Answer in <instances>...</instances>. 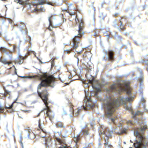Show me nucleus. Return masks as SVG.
<instances>
[{
  "instance_id": "nucleus-41",
  "label": "nucleus",
  "mask_w": 148,
  "mask_h": 148,
  "mask_svg": "<svg viewBox=\"0 0 148 148\" xmlns=\"http://www.w3.org/2000/svg\"><path fill=\"white\" fill-rule=\"evenodd\" d=\"M21 144L22 148H23V145L21 141Z\"/></svg>"
},
{
  "instance_id": "nucleus-34",
  "label": "nucleus",
  "mask_w": 148,
  "mask_h": 148,
  "mask_svg": "<svg viewBox=\"0 0 148 148\" xmlns=\"http://www.w3.org/2000/svg\"><path fill=\"white\" fill-rule=\"evenodd\" d=\"M127 124H133V122H132L131 121H129L127 122Z\"/></svg>"
},
{
  "instance_id": "nucleus-5",
  "label": "nucleus",
  "mask_w": 148,
  "mask_h": 148,
  "mask_svg": "<svg viewBox=\"0 0 148 148\" xmlns=\"http://www.w3.org/2000/svg\"><path fill=\"white\" fill-rule=\"evenodd\" d=\"M75 21L78 26V29L77 30V34L73 38V47L74 49L77 48L78 47V44H80L81 40L80 39L84 34L83 30L84 29V23L82 19H78L77 16H75Z\"/></svg>"
},
{
  "instance_id": "nucleus-60",
  "label": "nucleus",
  "mask_w": 148,
  "mask_h": 148,
  "mask_svg": "<svg viewBox=\"0 0 148 148\" xmlns=\"http://www.w3.org/2000/svg\"><path fill=\"white\" fill-rule=\"evenodd\" d=\"M92 95H91V94H90V96H92Z\"/></svg>"
},
{
  "instance_id": "nucleus-42",
  "label": "nucleus",
  "mask_w": 148,
  "mask_h": 148,
  "mask_svg": "<svg viewBox=\"0 0 148 148\" xmlns=\"http://www.w3.org/2000/svg\"><path fill=\"white\" fill-rule=\"evenodd\" d=\"M38 123H39V127H40V120H39V122H38Z\"/></svg>"
},
{
  "instance_id": "nucleus-8",
  "label": "nucleus",
  "mask_w": 148,
  "mask_h": 148,
  "mask_svg": "<svg viewBox=\"0 0 148 148\" xmlns=\"http://www.w3.org/2000/svg\"><path fill=\"white\" fill-rule=\"evenodd\" d=\"M9 21L10 23L16 25L19 28L20 31L22 34L27 33V31L25 27V24L24 23L19 21L17 24H16L14 23L12 19H10Z\"/></svg>"
},
{
  "instance_id": "nucleus-27",
  "label": "nucleus",
  "mask_w": 148,
  "mask_h": 148,
  "mask_svg": "<svg viewBox=\"0 0 148 148\" xmlns=\"http://www.w3.org/2000/svg\"><path fill=\"white\" fill-rule=\"evenodd\" d=\"M33 53V54L35 56V57H36H36V53L34 51H28V52H27V54H28V55H30V53Z\"/></svg>"
},
{
  "instance_id": "nucleus-53",
  "label": "nucleus",
  "mask_w": 148,
  "mask_h": 148,
  "mask_svg": "<svg viewBox=\"0 0 148 148\" xmlns=\"http://www.w3.org/2000/svg\"><path fill=\"white\" fill-rule=\"evenodd\" d=\"M130 142L132 143H133V142L131 140H130Z\"/></svg>"
},
{
  "instance_id": "nucleus-48",
  "label": "nucleus",
  "mask_w": 148,
  "mask_h": 148,
  "mask_svg": "<svg viewBox=\"0 0 148 148\" xmlns=\"http://www.w3.org/2000/svg\"><path fill=\"white\" fill-rule=\"evenodd\" d=\"M93 9L94 10V11H95V8H94V7H93Z\"/></svg>"
},
{
  "instance_id": "nucleus-4",
  "label": "nucleus",
  "mask_w": 148,
  "mask_h": 148,
  "mask_svg": "<svg viewBox=\"0 0 148 148\" xmlns=\"http://www.w3.org/2000/svg\"><path fill=\"white\" fill-rule=\"evenodd\" d=\"M22 77L23 78H37L41 80L40 84L38 87V90L41 88L42 87H46L50 86L51 87L53 86L54 81L51 77H47L46 75H34L32 76H24Z\"/></svg>"
},
{
  "instance_id": "nucleus-59",
  "label": "nucleus",
  "mask_w": 148,
  "mask_h": 148,
  "mask_svg": "<svg viewBox=\"0 0 148 148\" xmlns=\"http://www.w3.org/2000/svg\"><path fill=\"white\" fill-rule=\"evenodd\" d=\"M1 35V33L0 32V35Z\"/></svg>"
},
{
  "instance_id": "nucleus-39",
  "label": "nucleus",
  "mask_w": 148,
  "mask_h": 148,
  "mask_svg": "<svg viewBox=\"0 0 148 148\" xmlns=\"http://www.w3.org/2000/svg\"><path fill=\"white\" fill-rule=\"evenodd\" d=\"M71 111L72 112V114L74 113L73 110L72 108H71L70 109Z\"/></svg>"
},
{
  "instance_id": "nucleus-38",
  "label": "nucleus",
  "mask_w": 148,
  "mask_h": 148,
  "mask_svg": "<svg viewBox=\"0 0 148 148\" xmlns=\"http://www.w3.org/2000/svg\"><path fill=\"white\" fill-rule=\"evenodd\" d=\"M69 13L71 15L72 14V15H75V13L74 12H72V14H71L69 12Z\"/></svg>"
},
{
  "instance_id": "nucleus-3",
  "label": "nucleus",
  "mask_w": 148,
  "mask_h": 148,
  "mask_svg": "<svg viewBox=\"0 0 148 148\" xmlns=\"http://www.w3.org/2000/svg\"><path fill=\"white\" fill-rule=\"evenodd\" d=\"M120 127L119 130L117 128H115L114 129V130L110 131L107 128L103 126H101L100 128L99 129V135L101 136L103 135V137L105 140V143H104L105 148H112V145L109 144L108 140L110 136H111V134L114 132L118 134L124 133L125 131L123 130Z\"/></svg>"
},
{
  "instance_id": "nucleus-33",
  "label": "nucleus",
  "mask_w": 148,
  "mask_h": 148,
  "mask_svg": "<svg viewBox=\"0 0 148 148\" xmlns=\"http://www.w3.org/2000/svg\"><path fill=\"white\" fill-rule=\"evenodd\" d=\"M120 28L122 30H123L124 29V27H123V26L122 25V23L121 22V24L120 25Z\"/></svg>"
},
{
  "instance_id": "nucleus-28",
  "label": "nucleus",
  "mask_w": 148,
  "mask_h": 148,
  "mask_svg": "<svg viewBox=\"0 0 148 148\" xmlns=\"http://www.w3.org/2000/svg\"><path fill=\"white\" fill-rule=\"evenodd\" d=\"M34 10L35 11H41L42 12H44L45 11L44 9L42 8H40L39 9H38L37 8H36Z\"/></svg>"
},
{
  "instance_id": "nucleus-16",
  "label": "nucleus",
  "mask_w": 148,
  "mask_h": 148,
  "mask_svg": "<svg viewBox=\"0 0 148 148\" xmlns=\"http://www.w3.org/2000/svg\"><path fill=\"white\" fill-rule=\"evenodd\" d=\"M140 78L139 79H138L140 83V88L139 89V90L141 92L142 91V86H141L143 84V77L142 75V73L141 72H140Z\"/></svg>"
},
{
  "instance_id": "nucleus-47",
  "label": "nucleus",
  "mask_w": 148,
  "mask_h": 148,
  "mask_svg": "<svg viewBox=\"0 0 148 148\" xmlns=\"http://www.w3.org/2000/svg\"><path fill=\"white\" fill-rule=\"evenodd\" d=\"M114 23H115V25H117V24H116V21H114Z\"/></svg>"
},
{
  "instance_id": "nucleus-61",
  "label": "nucleus",
  "mask_w": 148,
  "mask_h": 148,
  "mask_svg": "<svg viewBox=\"0 0 148 148\" xmlns=\"http://www.w3.org/2000/svg\"><path fill=\"white\" fill-rule=\"evenodd\" d=\"M93 20H95V19L94 18H93Z\"/></svg>"
},
{
  "instance_id": "nucleus-36",
  "label": "nucleus",
  "mask_w": 148,
  "mask_h": 148,
  "mask_svg": "<svg viewBox=\"0 0 148 148\" xmlns=\"http://www.w3.org/2000/svg\"><path fill=\"white\" fill-rule=\"evenodd\" d=\"M31 133V132L30 131H28V134H27V137L29 138H30V134Z\"/></svg>"
},
{
  "instance_id": "nucleus-13",
  "label": "nucleus",
  "mask_w": 148,
  "mask_h": 148,
  "mask_svg": "<svg viewBox=\"0 0 148 148\" xmlns=\"http://www.w3.org/2000/svg\"><path fill=\"white\" fill-rule=\"evenodd\" d=\"M0 51H1L5 52L6 55L8 56L9 57V60L10 61L13 60L12 58V54H8L9 53L7 51L6 48L3 47H1L0 48Z\"/></svg>"
},
{
  "instance_id": "nucleus-12",
  "label": "nucleus",
  "mask_w": 148,
  "mask_h": 148,
  "mask_svg": "<svg viewBox=\"0 0 148 148\" xmlns=\"http://www.w3.org/2000/svg\"><path fill=\"white\" fill-rule=\"evenodd\" d=\"M27 57V56L26 55L24 57L19 55L17 57V60H14V63L15 64H22L23 62V60L25 59Z\"/></svg>"
},
{
  "instance_id": "nucleus-7",
  "label": "nucleus",
  "mask_w": 148,
  "mask_h": 148,
  "mask_svg": "<svg viewBox=\"0 0 148 148\" xmlns=\"http://www.w3.org/2000/svg\"><path fill=\"white\" fill-rule=\"evenodd\" d=\"M84 84H87L86 87L88 86V87L89 86V84H91L92 87L93 89L95 90L96 92H98L101 91V84L94 79L90 80L88 82H85Z\"/></svg>"
},
{
  "instance_id": "nucleus-50",
  "label": "nucleus",
  "mask_w": 148,
  "mask_h": 148,
  "mask_svg": "<svg viewBox=\"0 0 148 148\" xmlns=\"http://www.w3.org/2000/svg\"><path fill=\"white\" fill-rule=\"evenodd\" d=\"M60 23L59 24H57V25L58 26V25H60Z\"/></svg>"
},
{
  "instance_id": "nucleus-17",
  "label": "nucleus",
  "mask_w": 148,
  "mask_h": 148,
  "mask_svg": "<svg viewBox=\"0 0 148 148\" xmlns=\"http://www.w3.org/2000/svg\"><path fill=\"white\" fill-rule=\"evenodd\" d=\"M18 98L16 99L15 100L14 102L12 103L11 105H8V106L6 105H5V107L6 108L9 109V111L10 112H11L13 111V109H12V107L13 106V104L14 103H15L16 101L17 100Z\"/></svg>"
},
{
  "instance_id": "nucleus-29",
  "label": "nucleus",
  "mask_w": 148,
  "mask_h": 148,
  "mask_svg": "<svg viewBox=\"0 0 148 148\" xmlns=\"http://www.w3.org/2000/svg\"><path fill=\"white\" fill-rule=\"evenodd\" d=\"M83 134L85 135H88V132L87 130H84L83 131Z\"/></svg>"
},
{
  "instance_id": "nucleus-51",
  "label": "nucleus",
  "mask_w": 148,
  "mask_h": 148,
  "mask_svg": "<svg viewBox=\"0 0 148 148\" xmlns=\"http://www.w3.org/2000/svg\"><path fill=\"white\" fill-rule=\"evenodd\" d=\"M72 5V3H70V4H69V5L70 6L71 5Z\"/></svg>"
},
{
  "instance_id": "nucleus-52",
  "label": "nucleus",
  "mask_w": 148,
  "mask_h": 148,
  "mask_svg": "<svg viewBox=\"0 0 148 148\" xmlns=\"http://www.w3.org/2000/svg\"><path fill=\"white\" fill-rule=\"evenodd\" d=\"M99 141H100V140H101V139H100V138H99Z\"/></svg>"
},
{
  "instance_id": "nucleus-25",
  "label": "nucleus",
  "mask_w": 148,
  "mask_h": 148,
  "mask_svg": "<svg viewBox=\"0 0 148 148\" xmlns=\"http://www.w3.org/2000/svg\"><path fill=\"white\" fill-rule=\"evenodd\" d=\"M51 139L50 138H48L47 139L45 140V144L46 145V147H48V146H47L48 143L49 142H50Z\"/></svg>"
},
{
  "instance_id": "nucleus-9",
  "label": "nucleus",
  "mask_w": 148,
  "mask_h": 148,
  "mask_svg": "<svg viewBox=\"0 0 148 148\" xmlns=\"http://www.w3.org/2000/svg\"><path fill=\"white\" fill-rule=\"evenodd\" d=\"M125 109L126 110H129L131 111V113L133 115V118H134L135 116H136L138 115H142L143 114V112L142 111H138L136 112L134 114V112L132 111V109L130 106H127L126 104L125 103Z\"/></svg>"
},
{
  "instance_id": "nucleus-57",
  "label": "nucleus",
  "mask_w": 148,
  "mask_h": 148,
  "mask_svg": "<svg viewBox=\"0 0 148 148\" xmlns=\"http://www.w3.org/2000/svg\"><path fill=\"white\" fill-rule=\"evenodd\" d=\"M73 148H77V147H73Z\"/></svg>"
},
{
  "instance_id": "nucleus-18",
  "label": "nucleus",
  "mask_w": 148,
  "mask_h": 148,
  "mask_svg": "<svg viewBox=\"0 0 148 148\" xmlns=\"http://www.w3.org/2000/svg\"><path fill=\"white\" fill-rule=\"evenodd\" d=\"M82 108H83L84 110H86L88 108L83 105L81 108H77V112H75V115H78L79 113V112Z\"/></svg>"
},
{
  "instance_id": "nucleus-30",
  "label": "nucleus",
  "mask_w": 148,
  "mask_h": 148,
  "mask_svg": "<svg viewBox=\"0 0 148 148\" xmlns=\"http://www.w3.org/2000/svg\"><path fill=\"white\" fill-rule=\"evenodd\" d=\"M75 138V139L74 140L75 142V144L76 145L77 143V141L79 140V136H76V137Z\"/></svg>"
},
{
  "instance_id": "nucleus-6",
  "label": "nucleus",
  "mask_w": 148,
  "mask_h": 148,
  "mask_svg": "<svg viewBox=\"0 0 148 148\" xmlns=\"http://www.w3.org/2000/svg\"><path fill=\"white\" fill-rule=\"evenodd\" d=\"M38 94L39 96L41 98L45 105L46 108H45L44 110H47L46 114L47 115V116L49 117L50 120L51 121L52 119L53 118V116L50 115L49 113L51 112V110L49 107L48 106L47 101L48 100V99L47 96L48 95V93L47 92L46 89H44L41 92H39L38 91Z\"/></svg>"
},
{
  "instance_id": "nucleus-58",
  "label": "nucleus",
  "mask_w": 148,
  "mask_h": 148,
  "mask_svg": "<svg viewBox=\"0 0 148 148\" xmlns=\"http://www.w3.org/2000/svg\"><path fill=\"white\" fill-rule=\"evenodd\" d=\"M48 4H50L51 5H52V4H50V3H48Z\"/></svg>"
},
{
  "instance_id": "nucleus-14",
  "label": "nucleus",
  "mask_w": 148,
  "mask_h": 148,
  "mask_svg": "<svg viewBox=\"0 0 148 148\" xmlns=\"http://www.w3.org/2000/svg\"><path fill=\"white\" fill-rule=\"evenodd\" d=\"M45 0H35L32 2V4L34 5H42L45 3Z\"/></svg>"
},
{
  "instance_id": "nucleus-45",
  "label": "nucleus",
  "mask_w": 148,
  "mask_h": 148,
  "mask_svg": "<svg viewBox=\"0 0 148 148\" xmlns=\"http://www.w3.org/2000/svg\"><path fill=\"white\" fill-rule=\"evenodd\" d=\"M94 95H95L96 96H97V92H95L94 94Z\"/></svg>"
},
{
  "instance_id": "nucleus-43",
  "label": "nucleus",
  "mask_w": 148,
  "mask_h": 148,
  "mask_svg": "<svg viewBox=\"0 0 148 148\" xmlns=\"http://www.w3.org/2000/svg\"><path fill=\"white\" fill-rule=\"evenodd\" d=\"M63 114L66 115V112L65 111H64L63 112Z\"/></svg>"
},
{
  "instance_id": "nucleus-2",
  "label": "nucleus",
  "mask_w": 148,
  "mask_h": 148,
  "mask_svg": "<svg viewBox=\"0 0 148 148\" xmlns=\"http://www.w3.org/2000/svg\"><path fill=\"white\" fill-rule=\"evenodd\" d=\"M139 121V127L137 130H135L134 133V135L137 140L134 141L133 145L134 148H146L147 145H148V138L146 139L142 132L147 128V126L144 121Z\"/></svg>"
},
{
  "instance_id": "nucleus-15",
  "label": "nucleus",
  "mask_w": 148,
  "mask_h": 148,
  "mask_svg": "<svg viewBox=\"0 0 148 148\" xmlns=\"http://www.w3.org/2000/svg\"><path fill=\"white\" fill-rule=\"evenodd\" d=\"M0 62L5 64H8L9 65L12 63V62L8 61L6 59L2 57L0 58Z\"/></svg>"
},
{
  "instance_id": "nucleus-11",
  "label": "nucleus",
  "mask_w": 148,
  "mask_h": 148,
  "mask_svg": "<svg viewBox=\"0 0 148 148\" xmlns=\"http://www.w3.org/2000/svg\"><path fill=\"white\" fill-rule=\"evenodd\" d=\"M85 100L84 102H86L87 101L88 102V104H87V108L89 107V108H92L93 106L92 104L90 103V102H91L92 101L90 97H88V95H89L88 92L87 91L85 90Z\"/></svg>"
},
{
  "instance_id": "nucleus-24",
  "label": "nucleus",
  "mask_w": 148,
  "mask_h": 148,
  "mask_svg": "<svg viewBox=\"0 0 148 148\" xmlns=\"http://www.w3.org/2000/svg\"><path fill=\"white\" fill-rule=\"evenodd\" d=\"M56 126L59 127H63V124L61 123H56Z\"/></svg>"
},
{
  "instance_id": "nucleus-37",
  "label": "nucleus",
  "mask_w": 148,
  "mask_h": 148,
  "mask_svg": "<svg viewBox=\"0 0 148 148\" xmlns=\"http://www.w3.org/2000/svg\"><path fill=\"white\" fill-rule=\"evenodd\" d=\"M59 148H66V146L62 145Z\"/></svg>"
},
{
  "instance_id": "nucleus-40",
  "label": "nucleus",
  "mask_w": 148,
  "mask_h": 148,
  "mask_svg": "<svg viewBox=\"0 0 148 148\" xmlns=\"http://www.w3.org/2000/svg\"><path fill=\"white\" fill-rule=\"evenodd\" d=\"M56 139L59 142H60L61 141V140L60 138H57Z\"/></svg>"
},
{
  "instance_id": "nucleus-23",
  "label": "nucleus",
  "mask_w": 148,
  "mask_h": 148,
  "mask_svg": "<svg viewBox=\"0 0 148 148\" xmlns=\"http://www.w3.org/2000/svg\"><path fill=\"white\" fill-rule=\"evenodd\" d=\"M72 48H69V49H66L64 50V53L65 54H68L73 51Z\"/></svg>"
},
{
  "instance_id": "nucleus-19",
  "label": "nucleus",
  "mask_w": 148,
  "mask_h": 148,
  "mask_svg": "<svg viewBox=\"0 0 148 148\" xmlns=\"http://www.w3.org/2000/svg\"><path fill=\"white\" fill-rule=\"evenodd\" d=\"M141 101L142 102V104L143 106V107L144 108V112H148V110L147 109L145 105V100L144 98L143 97H142L141 98Z\"/></svg>"
},
{
  "instance_id": "nucleus-55",
  "label": "nucleus",
  "mask_w": 148,
  "mask_h": 148,
  "mask_svg": "<svg viewBox=\"0 0 148 148\" xmlns=\"http://www.w3.org/2000/svg\"><path fill=\"white\" fill-rule=\"evenodd\" d=\"M123 143L125 144H126V142H123Z\"/></svg>"
},
{
  "instance_id": "nucleus-26",
  "label": "nucleus",
  "mask_w": 148,
  "mask_h": 148,
  "mask_svg": "<svg viewBox=\"0 0 148 148\" xmlns=\"http://www.w3.org/2000/svg\"><path fill=\"white\" fill-rule=\"evenodd\" d=\"M40 136L42 138H44L46 136V133L42 131L40 133Z\"/></svg>"
},
{
  "instance_id": "nucleus-1",
  "label": "nucleus",
  "mask_w": 148,
  "mask_h": 148,
  "mask_svg": "<svg viewBox=\"0 0 148 148\" xmlns=\"http://www.w3.org/2000/svg\"><path fill=\"white\" fill-rule=\"evenodd\" d=\"M123 82L118 80L113 84L110 89H107V95L103 101V107L107 117L111 116L116 108L126 102H130L134 97L131 96L130 88L126 84L125 87L122 85Z\"/></svg>"
},
{
  "instance_id": "nucleus-20",
  "label": "nucleus",
  "mask_w": 148,
  "mask_h": 148,
  "mask_svg": "<svg viewBox=\"0 0 148 148\" xmlns=\"http://www.w3.org/2000/svg\"><path fill=\"white\" fill-rule=\"evenodd\" d=\"M17 3L20 4H26L29 3L28 1H26V0H16ZM16 2V1H15Z\"/></svg>"
},
{
  "instance_id": "nucleus-54",
  "label": "nucleus",
  "mask_w": 148,
  "mask_h": 148,
  "mask_svg": "<svg viewBox=\"0 0 148 148\" xmlns=\"http://www.w3.org/2000/svg\"><path fill=\"white\" fill-rule=\"evenodd\" d=\"M101 143H99V145H101Z\"/></svg>"
},
{
  "instance_id": "nucleus-31",
  "label": "nucleus",
  "mask_w": 148,
  "mask_h": 148,
  "mask_svg": "<svg viewBox=\"0 0 148 148\" xmlns=\"http://www.w3.org/2000/svg\"><path fill=\"white\" fill-rule=\"evenodd\" d=\"M4 111V109L2 106H0V112H3Z\"/></svg>"
},
{
  "instance_id": "nucleus-21",
  "label": "nucleus",
  "mask_w": 148,
  "mask_h": 148,
  "mask_svg": "<svg viewBox=\"0 0 148 148\" xmlns=\"http://www.w3.org/2000/svg\"><path fill=\"white\" fill-rule=\"evenodd\" d=\"M10 92L7 90H5L4 94V95L5 96L8 97V98H9L10 95Z\"/></svg>"
},
{
  "instance_id": "nucleus-32",
  "label": "nucleus",
  "mask_w": 148,
  "mask_h": 148,
  "mask_svg": "<svg viewBox=\"0 0 148 148\" xmlns=\"http://www.w3.org/2000/svg\"><path fill=\"white\" fill-rule=\"evenodd\" d=\"M116 118H117V117L116 116H115V118H110L111 121L113 123H114V124L115 123V120L116 119Z\"/></svg>"
},
{
  "instance_id": "nucleus-49",
  "label": "nucleus",
  "mask_w": 148,
  "mask_h": 148,
  "mask_svg": "<svg viewBox=\"0 0 148 148\" xmlns=\"http://www.w3.org/2000/svg\"><path fill=\"white\" fill-rule=\"evenodd\" d=\"M107 36H108V38H109V35L108 34H107Z\"/></svg>"
},
{
  "instance_id": "nucleus-22",
  "label": "nucleus",
  "mask_w": 148,
  "mask_h": 148,
  "mask_svg": "<svg viewBox=\"0 0 148 148\" xmlns=\"http://www.w3.org/2000/svg\"><path fill=\"white\" fill-rule=\"evenodd\" d=\"M52 17V16H51L49 17L48 18V19L49 21V27L48 28V29H49L50 30H51V29L50 28V26H52V22L51 19V18Z\"/></svg>"
},
{
  "instance_id": "nucleus-56",
  "label": "nucleus",
  "mask_w": 148,
  "mask_h": 148,
  "mask_svg": "<svg viewBox=\"0 0 148 148\" xmlns=\"http://www.w3.org/2000/svg\"><path fill=\"white\" fill-rule=\"evenodd\" d=\"M135 122H138V121L137 120H136V121H135Z\"/></svg>"
},
{
  "instance_id": "nucleus-44",
  "label": "nucleus",
  "mask_w": 148,
  "mask_h": 148,
  "mask_svg": "<svg viewBox=\"0 0 148 148\" xmlns=\"http://www.w3.org/2000/svg\"><path fill=\"white\" fill-rule=\"evenodd\" d=\"M15 45H14L13 46V49H14V50L15 49Z\"/></svg>"
},
{
  "instance_id": "nucleus-10",
  "label": "nucleus",
  "mask_w": 148,
  "mask_h": 148,
  "mask_svg": "<svg viewBox=\"0 0 148 148\" xmlns=\"http://www.w3.org/2000/svg\"><path fill=\"white\" fill-rule=\"evenodd\" d=\"M105 55L104 56V58H106V59L109 60H112L114 59V56H113V52L111 51H107L105 52Z\"/></svg>"
},
{
  "instance_id": "nucleus-46",
  "label": "nucleus",
  "mask_w": 148,
  "mask_h": 148,
  "mask_svg": "<svg viewBox=\"0 0 148 148\" xmlns=\"http://www.w3.org/2000/svg\"><path fill=\"white\" fill-rule=\"evenodd\" d=\"M69 116H70V117H73V116L71 114H70L69 115Z\"/></svg>"
},
{
  "instance_id": "nucleus-35",
  "label": "nucleus",
  "mask_w": 148,
  "mask_h": 148,
  "mask_svg": "<svg viewBox=\"0 0 148 148\" xmlns=\"http://www.w3.org/2000/svg\"><path fill=\"white\" fill-rule=\"evenodd\" d=\"M87 68L86 69V70L87 71H89L90 70L92 69V67L90 66L89 67H88V66H87Z\"/></svg>"
}]
</instances>
